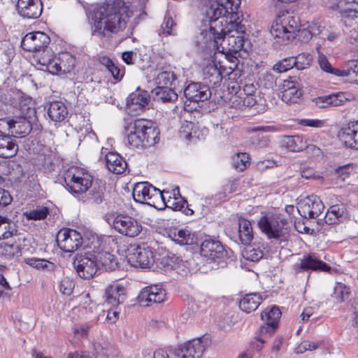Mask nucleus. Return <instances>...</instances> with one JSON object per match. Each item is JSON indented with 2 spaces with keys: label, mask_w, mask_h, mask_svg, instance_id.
Here are the masks:
<instances>
[{
  "label": "nucleus",
  "mask_w": 358,
  "mask_h": 358,
  "mask_svg": "<svg viewBox=\"0 0 358 358\" xmlns=\"http://www.w3.org/2000/svg\"><path fill=\"white\" fill-rule=\"evenodd\" d=\"M128 18L127 8L121 1L99 6L94 10L92 35L110 38L126 28Z\"/></svg>",
  "instance_id": "obj_1"
},
{
  "label": "nucleus",
  "mask_w": 358,
  "mask_h": 358,
  "mask_svg": "<svg viewBox=\"0 0 358 358\" xmlns=\"http://www.w3.org/2000/svg\"><path fill=\"white\" fill-rule=\"evenodd\" d=\"M127 145L133 149H145L159 141V131L150 120L138 119L125 122L124 126Z\"/></svg>",
  "instance_id": "obj_2"
},
{
  "label": "nucleus",
  "mask_w": 358,
  "mask_h": 358,
  "mask_svg": "<svg viewBox=\"0 0 358 358\" xmlns=\"http://www.w3.org/2000/svg\"><path fill=\"white\" fill-rule=\"evenodd\" d=\"M244 34V26L241 23L238 14L232 13L229 23H227L224 27H220L218 34L213 35L217 50L227 53L238 54L243 48Z\"/></svg>",
  "instance_id": "obj_3"
},
{
  "label": "nucleus",
  "mask_w": 358,
  "mask_h": 358,
  "mask_svg": "<svg viewBox=\"0 0 358 358\" xmlns=\"http://www.w3.org/2000/svg\"><path fill=\"white\" fill-rule=\"evenodd\" d=\"M241 4V0H209L205 6L206 20L209 22L210 33L218 34L220 27L229 24L232 13Z\"/></svg>",
  "instance_id": "obj_4"
},
{
  "label": "nucleus",
  "mask_w": 358,
  "mask_h": 358,
  "mask_svg": "<svg viewBox=\"0 0 358 358\" xmlns=\"http://www.w3.org/2000/svg\"><path fill=\"white\" fill-rule=\"evenodd\" d=\"M64 178L67 190L75 194L85 193L93 183L91 174L78 166L69 167L64 173Z\"/></svg>",
  "instance_id": "obj_5"
},
{
  "label": "nucleus",
  "mask_w": 358,
  "mask_h": 358,
  "mask_svg": "<svg viewBox=\"0 0 358 358\" xmlns=\"http://www.w3.org/2000/svg\"><path fill=\"white\" fill-rule=\"evenodd\" d=\"M164 193L147 182L136 183L133 188V197L136 202L147 204L159 210L164 208Z\"/></svg>",
  "instance_id": "obj_6"
},
{
  "label": "nucleus",
  "mask_w": 358,
  "mask_h": 358,
  "mask_svg": "<svg viewBox=\"0 0 358 358\" xmlns=\"http://www.w3.org/2000/svg\"><path fill=\"white\" fill-rule=\"evenodd\" d=\"M318 64L320 69L327 73L337 76L346 77L349 83L358 84V60L350 62L342 69H337L331 66L325 55L320 54Z\"/></svg>",
  "instance_id": "obj_7"
},
{
  "label": "nucleus",
  "mask_w": 358,
  "mask_h": 358,
  "mask_svg": "<svg viewBox=\"0 0 358 358\" xmlns=\"http://www.w3.org/2000/svg\"><path fill=\"white\" fill-rule=\"evenodd\" d=\"M287 221L277 216H263L258 221L261 231L269 239L281 240L287 232Z\"/></svg>",
  "instance_id": "obj_8"
},
{
  "label": "nucleus",
  "mask_w": 358,
  "mask_h": 358,
  "mask_svg": "<svg viewBox=\"0 0 358 358\" xmlns=\"http://www.w3.org/2000/svg\"><path fill=\"white\" fill-rule=\"evenodd\" d=\"M127 259L133 266L150 268L155 262L153 249L145 245L131 247L127 255Z\"/></svg>",
  "instance_id": "obj_9"
},
{
  "label": "nucleus",
  "mask_w": 358,
  "mask_h": 358,
  "mask_svg": "<svg viewBox=\"0 0 358 358\" xmlns=\"http://www.w3.org/2000/svg\"><path fill=\"white\" fill-rule=\"evenodd\" d=\"M113 227L119 234L130 238L138 236L142 231V226L136 218L124 214L115 217Z\"/></svg>",
  "instance_id": "obj_10"
},
{
  "label": "nucleus",
  "mask_w": 358,
  "mask_h": 358,
  "mask_svg": "<svg viewBox=\"0 0 358 358\" xmlns=\"http://www.w3.org/2000/svg\"><path fill=\"white\" fill-rule=\"evenodd\" d=\"M57 243L61 250L66 252H72L80 248L83 243V237L77 231L71 229H62L57 234Z\"/></svg>",
  "instance_id": "obj_11"
},
{
  "label": "nucleus",
  "mask_w": 358,
  "mask_h": 358,
  "mask_svg": "<svg viewBox=\"0 0 358 358\" xmlns=\"http://www.w3.org/2000/svg\"><path fill=\"white\" fill-rule=\"evenodd\" d=\"M79 276L84 279L92 278L99 268L97 257L95 254L87 253L78 257L73 262Z\"/></svg>",
  "instance_id": "obj_12"
},
{
  "label": "nucleus",
  "mask_w": 358,
  "mask_h": 358,
  "mask_svg": "<svg viewBox=\"0 0 358 358\" xmlns=\"http://www.w3.org/2000/svg\"><path fill=\"white\" fill-rule=\"evenodd\" d=\"M229 252L219 241L211 238H206L201 244V255L213 261L224 259Z\"/></svg>",
  "instance_id": "obj_13"
},
{
  "label": "nucleus",
  "mask_w": 358,
  "mask_h": 358,
  "mask_svg": "<svg viewBox=\"0 0 358 358\" xmlns=\"http://www.w3.org/2000/svg\"><path fill=\"white\" fill-rule=\"evenodd\" d=\"M206 343L201 338L193 339L178 346L175 351L178 358H201Z\"/></svg>",
  "instance_id": "obj_14"
},
{
  "label": "nucleus",
  "mask_w": 358,
  "mask_h": 358,
  "mask_svg": "<svg viewBox=\"0 0 358 358\" xmlns=\"http://www.w3.org/2000/svg\"><path fill=\"white\" fill-rule=\"evenodd\" d=\"M166 299V292L161 285H153L144 287L137 297L142 306H149L153 303H162Z\"/></svg>",
  "instance_id": "obj_15"
},
{
  "label": "nucleus",
  "mask_w": 358,
  "mask_h": 358,
  "mask_svg": "<svg viewBox=\"0 0 358 358\" xmlns=\"http://www.w3.org/2000/svg\"><path fill=\"white\" fill-rule=\"evenodd\" d=\"M324 208L320 199L315 195L307 196L299 203L298 212L303 217L315 218L322 212Z\"/></svg>",
  "instance_id": "obj_16"
},
{
  "label": "nucleus",
  "mask_w": 358,
  "mask_h": 358,
  "mask_svg": "<svg viewBox=\"0 0 358 358\" xmlns=\"http://www.w3.org/2000/svg\"><path fill=\"white\" fill-rule=\"evenodd\" d=\"M50 37L41 31L30 32L25 35L21 42L22 48L29 52H36L48 47Z\"/></svg>",
  "instance_id": "obj_17"
},
{
  "label": "nucleus",
  "mask_w": 358,
  "mask_h": 358,
  "mask_svg": "<svg viewBox=\"0 0 358 358\" xmlns=\"http://www.w3.org/2000/svg\"><path fill=\"white\" fill-rule=\"evenodd\" d=\"M281 312L277 306L266 308L261 314L264 324L259 329L261 334H271L277 328Z\"/></svg>",
  "instance_id": "obj_18"
},
{
  "label": "nucleus",
  "mask_w": 358,
  "mask_h": 358,
  "mask_svg": "<svg viewBox=\"0 0 358 358\" xmlns=\"http://www.w3.org/2000/svg\"><path fill=\"white\" fill-rule=\"evenodd\" d=\"M76 64V58L71 53L64 52L55 58L53 66H50V73L52 75L64 74L71 72Z\"/></svg>",
  "instance_id": "obj_19"
},
{
  "label": "nucleus",
  "mask_w": 358,
  "mask_h": 358,
  "mask_svg": "<svg viewBox=\"0 0 358 358\" xmlns=\"http://www.w3.org/2000/svg\"><path fill=\"white\" fill-rule=\"evenodd\" d=\"M185 96L193 102L204 101L211 96L208 86L200 83H192L184 90Z\"/></svg>",
  "instance_id": "obj_20"
},
{
  "label": "nucleus",
  "mask_w": 358,
  "mask_h": 358,
  "mask_svg": "<svg viewBox=\"0 0 358 358\" xmlns=\"http://www.w3.org/2000/svg\"><path fill=\"white\" fill-rule=\"evenodd\" d=\"M17 10L24 18L36 19L42 13L43 4L41 0H18Z\"/></svg>",
  "instance_id": "obj_21"
},
{
  "label": "nucleus",
  "mask_w": 358,
  "mask_h": 358,
  "mask_svg": "<svg viewBox=\"0 0 358 358\" xmlns=\"http://www.w3.org/2000/svg\"><path fill=\"white\" fill-rule=\"evenodd\" d=\"M355 99L352 94L348 92H338L328 96H318L313 99V102L320 108L328 106H338L343 104L345 101Z\"/></svg>",
  "instance_id": "obj_22"
},
{
  "label": "nucleus",
  "mask_w": 358,
  "mask_h": 358,
  "mask_svg": "<svg viewBox=\"0 0 358 358\" xmlns=\"http://www.w3.org/2000/svg\"><path fill=\"white\" fill-rule=\"evenodd\" d=\"M338 137L347 147L358 150V120L343 127Z\"/></svg>",
  "instance_id": "obj_23"
},
{
  "label": "nucleus",
  "mask_w": 358,
  "mask_h": 358,
  "mask_svg": "<svg viewBox=\"0 0 358 358\" xmlns=\"http://www.w3.org/2000/svg\"><path fill=\"white\" fill-rule=\"evenodd\" d=\"M334 8L341 13L345 26L348 20H355L358 17V3L354 0H334Z\"/></svg>",
  "instance_id": "obj_24"
},
{
  "label": "nucleus",
  "mask_w": 358,
  "mask_h": 358,
  "mask_svg": "<svg viewBox=\"0 0 358 358\" xmlns=\"http://www.w3.org/2000/svg\"><path fill=\"white\" fill-rule=\"evenodd\" d=\"M104 296L108 303L116 306L124 301L126 289L122 284L113 282L106 287Z\"/></svg>",
  "instance_id": "obj_25"
},
{
  "label": "nucleus",
  "mask_w": 358,
  "mask_h": 358,
  "mask_svg": "<svg viewBox=\"0 0 358 358\" xmlns=\"http://www.w3.org/2000/svg\"><path fill=\"white\" fill-rule=\"evenodd\" d=\"M150 95L146 91L131 93L127 98V106L130 113L138 114L148 105Z\"/></svg>",
  "instance_id": "obj_26"
},
{
  "label": "nucleus",
  "mask_w": 358,
  "mask_h": 358,
  "mask_svg": "<svg viewBox=\"0 0 358 358\" xmlns=\"http://www.w3.org/2000/svg\"><path fill=\"white\" fill-rule=\"evenodd\" d=\"M55 58L52 49L46 47L34 52L32 62L41 65L42 70L50 73V66H53Z\"/></svg>",
  "instance_id": "obj_27"
},
{
  "label": "nucleus",
  "mask_w": 358,
  "mask_h": 358,
  "mask_svg": "<svg viewBox=\"0 0 358 358\" xmlns=\"http://www.w3.org/2000/svg\"><path fill=\"white\" fill-rule=\"evenodd\" d=\"M11 133L17 137H23L29 134L31 130V124L25 117H17L8 122Z\"/></svg>",
  "instance_id": "obj_28"
},
{
  "label": "nucleus",
  "mask_w": 358,
  "mask_h": 358,
  "mask_svg": "<svg viewBox=\"0 0 358 358\" xmlns=\"http://www.w3.org/2000/svg\"><path fill=\"white\" fill-rule=\"evenodd\" d=\"M297 268L304 271H328L330 270V267L326 263L318 259L315 255L304 256Z\"/></svg>",
  "instance_id": "obj_29"
},
{
  "label": "nucleus",
  "mask_w": 358,
  "mask_h": 358,
  "mask_svg": "<svg viewBox=\"0 0 358 358\" xmlns=\"http://www.w3.org/2000/svg\"><path fill=\"white\" fill-rule=\"evenodd\" d=\"M18 145L10 136L0 134V157L10 158L16 155Z\"/></svg>",
  "instance_id": "obj_30"
},
{
  "label": "nucleus",
  "mask_w": 358,
  "mask_h": 358,
  "mask_svg": "<svg viewBox=\"0 0 358 358\" xmlns=\"http://www.w3.org/2000/svg\"><path fill=\"white\" fill-rule=\"evenodd\" d=\"M301 94V91L298 88L294 82L289 80L284 82L281 95L282 101L288 104L296 103Z\"/></svg>",
  "instance_id": "obj_31"
},
{
  "label": "nucleus",
  "mask_w": 358,
  "mask_h": 358,
  "mask_svg": "<svg viewBox=\"0 0 358 358\" xmlns=\"http://www.w3.org/2000/svg\"><path fill=\"white\" fill-rule=\"evenodd\" d=\"M225 70L226 66H222L220 62L215 63L214 62L206 67V79H208L209 83L214 85H219L223 78L227 76Z\"/></svg>",
  "instance_id": "obj_32"
},
{
  "label": "nucleus",
  "mask_w": 358,
  "mask_h": 358,
  "mask_svg": "<svg viewBox=\"0 0 358 358\" xmlns=\"http://www.w3.org/2000/svg\"><path fill=\"white\" fill-rule=\"evenodd\" d=\"M105 159L108 169L115 174L123 173L127 168V164L117 152H110L107 153Z\"/></svg>",
  "instance_id": "obj_33"
},
{
  "label": "nucleus",
  "mask_w": 358,
  "mask_h": 358,
  "mask_svg": "<svg viewBox=\"0 0 358 358\" xmlns=\"http://www.w3.org/2000/svg\"><path fill=\"white\" fill-rule=\"evenodd\" d=\"M275 20L285 28V30L288 34H292L294 36L296 31H300L299 30L298 18L287 11L282 12L278 14Z\"/></svg>",
  "instance_id": "obj_34"
},
{
  "label": "nucleus",
  "mask_w": 358,
  "mask_h": 358,
  "mask_svg": "<svg viewBox=\"0 0 358 358\" xmlns=\"http://www.w3.org/2000/svg\"><path fill=\"white\" fill-rule=\"evenodd\" d=\"M345 218V208L343 204L332 205L324 216V221L328 224H337Z\"/></svg>",
  "instance_id": "obj_35"
},
{
  "label": "nucleus",
  "mask_w": 358,
  "mask_h": 358,
  "mask_svg": "<svg viewBox=\"0 0 358 358\" xmlns=\"http://www.w3.org/2000/svg\"><path fill=\"white\" fill-rule=\"evenodd\" d=\"M68 113L66 105L61 101H53L49 104L48 114L54 122H60L64 120Z\"/></svg>",
  "instance_id": "obj_36"
},
{
  "label": "nucleus",
  "mask_w": 358,
  "mask_h": 358,
  "mask_svg": "<svg viewBox=\"0 0 358 358\" xmlns=\"http://www.w3.org/2000/svg\"><path fill=\"white\" fill-rule=\"evenodd\" d=\"M254 237V231L250 221L240 218L238 220V238L243 245H249Z\"/></svg>",
  "instance_id": "obj_37"
},
{
  "label": "nucleus",
  "mask_w": 358,
  "mask_h": 358,
  "mask_svg": "<svg viewBox=\"0 0 358 358\" xmlns=\"http://www.w3.org/2000/svg\"><path fill=\"white\" fill-rule=\"evenodd\" d=\"M262 301V296L258 293L245 294L240 301L239 306L241 310L246 313L255 310Z\"/></svg>",
  "instance_id": "obj_38"
},
{
  "label": "nucleus",
  "mask_w": 358,
  "mask_h": 358,
  "mask_svg": "<svg viewBox=\"0 0 358 358\" xmlns=\"http://www.w3.org/2000/svg\"><path fill=\"white\" fill-rule=\"evenodd\" d=\"M165 193L169 195L167 200H166V197L164 196V208L166 207L174 210H180L185 207L186 201L181 196H176V195H179L178 187L173 189V197L171 196L169 192H166Z\"/></svg>",
  "instance_id": "obj_39"
},
{
  "label": "nucleus",
  "mask_w": 358,
  "mask_h": 358,
  "mask_svg": "<svg viewBox=\"0 0 358 358\" xmlns=\"http://www.w3.org/2000/svg\"><path fill=\"white\" fill-rule=\"evenodd\" d=\"M283 145L292 152H299L307 147L306 141L300 136H285L282 141Z\"/></svg>",
  "instance_id": "obj_40"
},
{
  "label": "nucleus",
  "mask_w": 358,
  "mask_h": 358,
  "mask_svg": "<svg viewBox=\"0 0 358 358\" xmlns=\"http://www.w3.org/2000/svg\"><path fill=\"white\" fill-rule=\"evenodd\" d=\"M271 34L274 38L278 39V42L285 43L294 36L292 34H288L285 28L277 22L276 20L273 22L271 30Z\"/></svg>",
  "instance_id": "obj_41"
},
{
  "label": "nucleus",
  "mask_w": 358,
  "mask_h": 358,
  "mask_svg": "<svg viewBox=\"0 0 358 358\" xmlns=\"http://www.w3.org/2000/svg\"><path fill=\"white\" fill-rule=\"evenodd\" d=\"M96 256L99 266L101 265L106 270H114L117 266L116 258L108 252H99Z\"/></svg>",
  "instance_id": "obj_42"
},
{
  "label": "nucleus",
  "mask_w": 358,
  "mask_h": 358,
  "mask_svg": "<svg viewBox=\"0 0 358 358\" xmlns=\"http://www.w3.org/2000/svg\"><path fill=\"white\" fill-rule=\"evenodd\" d=\"M21 253L20 245L15 241L9 240L0 243V255L6 257L18 256Z\"/></svg>",
  "instance_id": "obj_43"
},
{
  "label": "nucleus",
  "mask_w": 358,
  "mask_h": 358,
  "mask_svg": "<svg viewBox=\"0 0 358 358\" xmlns=\"http://www.w3.org/2000/svg\"><path fill=\"white\" fill-rule=\"evenodd\" d=\"M99 319V315L92 317L88 322L73 327L76 335L86 337L90 329H93Z\"/></svg>",
  "instance_id": "obj_44"
},
{
  "label": "nucleus",
  "mask_w": 358,
  "mask_h": 358,
  "mask_svg": "<svg viewBox=\"0 0 358 358\" xmlns=\"http://www.w3.org/2000/svg\"><path fill=\"white\" fill-rule=\"evenodd\" d=\"M180 135L188 141L194 138H199V136L196 131V126L192 122L185 121L183 122L180 129Z\"/></svg>",
  "instance_id": "obj_45"
},
{
  "label": "nucleus",
  "mask_w": 358,
  "mask_h": 358,
  "mask_svg": "<svg viewBox=\"0 0 358 358\" xmlns=\"http://www.w3.org/2000/svg\"><path fill=\"white\" fill-rule=\"evenodd\" d=\"M176 76L171 71L160 72L155 78V84L157 87H170L176 80Z\"/></svg>",
  "instance_id": "obj_46"
},
{
  "label": "nucleus",
  "mask_w": 358,
  "mask_h": 358,
  "mask_svg": "<svg viewBox=\"0 0 358 358\" xmlns=\"http://www.w3.org/2000/svg\"><path fill=\"white\" fill-rule=\"evenodd\" d=\"M155 95L158 100L163 102L171 101L177 99V94L171 87H157Z\"/></svg>",
  "instance_id": "obj_47"
},
{
  "label": "nucleus",
  "mask_w": 358,
  "mask_h": 358,
  "mask_svg": "<svg viewBox=\"0 0 358 358\" xmlns=\"http://www.w3.org/2000/svg\"><path fill=\"white\" fill-rule=\"evenodd\" d=\"M87 195V200L92 203L99 204L103 200V188L97 184H93Z\"/></svg>",
  "instance_id": "obj_48"
},
{
  "label": "nucleus",
  "mask_w": 358,
  "mask_h": 358,
  "mask_svg": "<svg viewBox=\"0 0 358 358\" xmlns=\"http://www.w3.org/2000/svg\"><path fill=\"white\" fill-rule=\"evenodd\" d=\"M243 256L247 260L257 262L262 259L263 252L259 248L249 244L243 251Z\"/></svg>",
  "instance_id": "obj_49"
},
{
  "label": "nucleus",
  "mask_w": 358,
  "mask_h": 358,
  "mask_svg": "<svg viewBox=\"0 0 358 358\" xmlns=\"http://www.w3.org/2000/svg\"><path fill=\"white\" fill-rule=\"evenodd\" d=\"M308 30L303 29L299 31L301 35H303L307 40H309L314 35H319L323 34L325 29V26L322 25L321 22H313L308 27Z\"/></svg>",
  "instance_id": "obj_50"
},
{
  "label": "nucleus",
  "mask_w": 358,
  "mask_h": 358,
  "mask_svg": "<svg viewBox=\"0 0 358 358\" xmlns=\"http://www.w3.org/2000/svg\"><path fill=\"white\" fill-rule=\"evenodd\" d=\"M49 213V209L45 206H38L36 209L26 211L24 215L29 220H41L45 219Z\"/></svg>",
  "instance_id": "obj_51"
},
{
  "label": "nucleus",
  "mask_w": 358,
  "mask_h": 358,
  "mask_svg": "<svg viewBox=\"0 0 358 358\" xmlns=\"http://www.w3.org/2000/svg\"><path fill=\"white\" fill-rule=\"evenodd\" d=\"M312 61V56L306 52H302L294 57V67L298 70H303L308 68Z\"/></svg>",
  "instance_id": "obj_52"
},
{
  "label": "nucleus",
  "mask_w": 358,
  "mask_h": 358,
  "mask_svg": "<svg viewBox=\"0 0 358 358\" xmlns=\"http://www.w3.org/2000/svg\"><path fill=\"white\" fill-rule=\"evenodd\" d=\"M9 220L4 216L0 215V239H8L13 236L16 230L11 229L8 222Z\"/></svg>",
  "instance_id": "obj_53"
},
{
  "label": "nucleus",
  "mask_w": 358,
  "mask_h": 358,
  "mask_svg": "<svg viewBox=\"0 0 358 358\" xmlns=\"http://www.w3.org/2000/svg\"><path fill=\"white\" fill-rule=\"evenodd\" d=\"M234 166L238 171H243L250 164V157L248 154L242 152L238 153L233 159Z\"/></svg>",
  "instance_id": "obj_54"
},
{
  "label": "nucleus",
  "mask_w": 358,
  "mask_h": 358,
  "mask_svg": "<svg viewBox=\"0 0 358 358\" xmlns=\"http://www.w3.org/2000/svg\"><path fill=\"white\" fill-rule=\"evenodd\" d=\"M350 294V288L342 282H336L334 287V296L338 302L344 301Z\"/></svg>",
  "instance_id": "obj_55"
},
{
  "label": "nucleus",
  "mask_w": 358,
  "mask_h": 358,
  "mask_svg": "<svg viewBox=\"0 0 358 358\" xmlns=\"http://www.w3.org/2000/svg\"><path fill=\"white\" fill-rule=\"evenodd\" d=\"M294 67V57L285 58L277 62L273 66V70L278 73H283Z\"/></svg>",
  "instance_id": "obj_56"
},
{
  "label": "nucleus",
  "mask_w": 358,
  "mask_h": 358,
  "mask_svg": "<svg viewBox=\"0 0 358 358\" xmlns=\"http://www.w3.org/2000/svg\"><path fill=\"white\" fill-rule=\"evenodd\" d=\"M174 241L180 245H192L194 243L192 236L186 230H179L175 234Z\"/></svg>",
  "instance_id": "obj_57"
},
{
  "label": "nucleus",
  "mask_w": 358,
  "mask_h": 358,
  "mask_svg": "<svg viewBox=\"0 0 358 358\" xmlns=\"http://www.w3.org/2000/svg\"><path fill=\"white\" fill-rule=\"evenodd\" d=\"M74 287L75 284L73 281L71 279L65 277L62 279L59 285V289L62 294L69 296L73 292Z\"/></svg>",
  "instance_id": "obj_58"
},
{
  "label": "nucleus",
  "mask_w": 358,
  "mask_h": 358,
  "mask_svg": "<svg viewBox=\"0 0 358 358\" xmlns=\"http://www.w3.org/2000/svg\"><path fill=\"white\" fill-rule=\"evenodd\" d=\"M105 66L115 80H120L124 75V70L115 65L110 59H107Z\"/></svg>",
  "instance_id": "obj_59"
},
{
  "label": "nucleus",
  "mask_w": 358,
  "mask_h": 358,
  "mask_svg": "<svg viewBox=\"0 0 358 358\" xmlns=\"http://www.w3.org/2000/svg\"><path fill=\"white\" fill-rule=\"evenodd\" d=\"M176 26L173 19L170 17H165L162 24V33L166 36L176 34L174 27Z\"/></svg>",
  "instance_id": "obj_60"
},
{
  "label": "nucleus",
  "mask_w": 358,
  "mask_h": 358,
  "mask_svg": "<svg viewBox=\"0 0 358 358\" xmlns=\"http://www.w3.org/2000/svg\"><path fill=\"white\" fill-rule=\"evenodd\" d=\"M322 344V342H312L309 341H304L300 343L299 347L296 348V353H303L307 350H314L319 348Z\"/></svg>",
  "instance_id": "obj_61"
},
{
  "label": "nucleus",
  "mask_w": 358,
  "mask_h": 358,
  "mask_svg": "<svg viewBox=\"0 0 358 358\" xmlns=\"http://www.w3.org/2000/svg\"><path fill=\"white\" fill-rule=\"evenodd\" d=\"M341 35V31L339 29L332 27L328 26L327 28L325 27L324 31H323L322 36L326 37L328 41L332 42L336 40Z\"/></svg>",
  "instance_id": "obj_62"
},
{
  "label": "nucleus",
  "mask_w": 358,
  "mask_h": 358,
  "mask_svg": "<svg viewBox=\"0 0 358 358\" xmlns=\"http://www.w3.org/2000/svg\"><path fill=\"white\" fill-rule=\"evenodd\" d=\"M177 260L178 257H164L162 259L161 263L164 265L166 271L176 270L177 272H179L180 265L179 263L176 262Z\"/></svg>",
  "instance_id": "obj_63"
},
{
  "label": "nucleus",
  "mask_w": 358,
  "mask_h": 358,
  "mask_svg": "<svg viewBox=\"0 0 358 358\" xmlns=\"http://www.w3.org/2000/svg\"><path fill=\"white\" fill-rule=\"evenodd\" d=\"M27 263L36 268H48L52 266V264L45 259L30 258L27 260Z\"/></svg>",
  "instance_id": "obj_64"
}]
</instances>
